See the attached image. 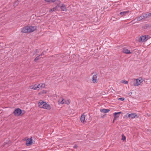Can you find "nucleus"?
<instances>
[{"label":"nucleus","instance_id":"nucleus-1","mask_svg":"<svg viewBox=\"0 0 151 151\" xmlns=\"http://www.w3.org/2000/svg\"><path fill=\"white\" fill-rule=\"evenodd\" d=\"M38 106L40 108L47 110H50L51 109V106L49 104L45 101H42V100H41L38 103Z\"/></svg>","mask_w":151,"mask_h":151},{"label":"nucleus","instance_id":"nucleus-2","mask_svg":"<svg viewBox=\"0 0 151 151\" xmlns=\"http://www.w3.org/2000/svg\"><path fill=\"white\" fill-rule=\"evenodd\" d=\"M142 81L141 78H139L134 81L133 85L135 86H138L140 85Z\"/></svg>","mask_w":151,"mask_h":151},{"label":"nucleus","instance_id":"nucleus-3","mask_svg":"<svg viewBox=\"0 0 151 151\" xmlns=\"http://www.w3.org/2000/svg\"><path fill=\"white\" fill-rule=\"evenodd\" d=\"M149 36L148 35L142 36L139 38V42H145L150 38H149Z\"/></svg>","mask_w":151,"mask_h":151},{"label":"nucleus","instance_id":"nucleus-4","mask_svg":"<svg viewBox=\"0 0 151 151\" xmlns=\"http://www.w3.org/2000/svg\"><path fill=\"white\" fill-rule=\"evenodd\" d=\"M13 114L15 116H21V109L19 108H17L15 109L13 112Z\"/></svg>","mask_w":151,"mask_h":151},{"label":"nucleus","instance_id":"nucleus-5","mask_svg":"<svg viewBox=\"0 0 151 151\" xmlns=\"http://www.w3.org/2000/svg\"><path fill=\"white\" fill-rule=\"evenodd\" d=\"M29 29V27L27 26L21 29V32L24 33H29L30 32Z\"/></svg>","mask_w":151,"mask_h":151},{"label":"nucleus","instance_id":"nucleus-6","mask_svg":"<svg viewBox=\"0 0 151 151\" xmlns=\"http://www.w3.org/2000/svg\"><path fill=\"white\" fill-rule=\"evenodd\" d=\"M31 137L30 138L27 139L25 145L27 146L31 145L33 143V140Z\"/></svg>","mask_w":151,"mask_h":151},{"label":"nucleus","instance_id":"nucleus-7","mask_svg":"<svg viewBox=\"0 0 151 151\" xmlns=\"http://www.w3.org/2000/svg\"><path fill=\"white\" fill-rule=\"evenodd\" d=\"M122 113V112L120 111L118 112H115L113 114L114 118L113 121V123H114L117 118L119 117V115Z\"/></svg>","mask_w":151,"mask_h":151},{"label":"nucleus","instance_id":"nucleus-8","mask_svg":"<svg viewBox=\"0 0 151 151\" xmlns=\"http://www.w3.org/2000/svg\"><path fill=\"white\" fill-rule=\"evenodd\" d=\"M139 116L136 113H132L131 114H129L128 115V117L131 119L134 118L135 117L138 118Z\"/></svg>","mask_w":151,"mask_h":151},{"label":"nucleus","instance_id":"nucleus-9","mask_svg":"<svg viewBox=\"0 0 151 151\" xmlns=\"http://www.w3.org/2000/svg\"><path fill=\"white\" fill-rule=\"evenodd\" d=\"M64 101V99L62 97L60 98V99L59 100L58 102L60 104H67V105H68L69 104V101H68V103H65V102H63Z\"/></svg>","mask_w":151,"mask_h":151},{"label":"nucleus","instance_id":"nucleus-10","mask_svg":"<svg viewBox=\"0 0 151 151\" xmlns=\"http://www.w3.org/2000/svg\"><path fill=\"white\" fill-rule=\"evenodd\" d=\"M122 52L123 53L128 54H131L132 53L131 52H130V51L129 50L126 48H123L122 50Z\"/></svg>","mask_w":151,"mask_h":151},{"label":"nucleus","instance_id":"nucleus-11","mask_svg":"<svg viewBox=\"0 0 151 151\" xmlns=\"http://www.w3.org/2000/svg\"><path fill=\"white\" fill-rule=\"evenodd\" d=\"M39 86H40V84H39L38 85H37L35 84L34 86L32 85L30 87V88L31 89H33L34 90H36L37 88H39Z\"/></svg>","mask_w":151,"mask_h":151},{"label":"nucleus","instance_id":"nucleus-12","mask_svg":"<svg viewBox=\"0 0 151 151\" xmlns=\"http://www.w3.org/2000/svg\"><path fill=\"white\" fill-rule=\"evenodd\" d=\"M60 8L62 11H67V9L65 5L64 4H63L62 5L60 6Z\"/></svg>","mask_w":151,"mask_h":151},{"label":"nucleus","instance_id":"nucleus-13","mask_svg":"<svg viewBox=\"0 0 151 151\" xmlns=\"http://www.w3.org/2000/svg\"><path fill=\"white\" fill-rule=\"evenodd\" d=\"M29 27L30 32H32L37 29V27L36 26H31Z\"/></svg>","mask_w":151,"mask_h":151},{"label":"nucleus","instance_id":"nucleus-14","mask_svg":"<svg viewBox=\"0 0 151 151\" xmlns=\"http://www.w3.org/2000/svg\"><path fill=\"white\" fill-rule=\"evenodd\" d=\"M97 75L96 74L94 75L92 77V81L93 83H95L96 82H97Z\"/></svg>","mask_w":151,"mask_h":151},{"label":"nucleus","instance_id":"nucleus-15","mask_svg":"<svg viewBox=\"0 0 151 151\" xmlns=\"http://www.w3.org/2000/svg\"><path fill=\"white\" fill-rule=\"evenodd\" d=\"M129 12V11L124 12H122L120 13V14L122 15V16H125Z\"/></svg>","mask_w":151,"mask_h":151},{"label":"nucleus","instance_id":"nucleus-16","mask_svg":"<svg viewBox=\"0 0 151 151\" xmlns=\"http://www.w3.org/2000/svg\"><path fill=\"white\" fill-rule=\"evenodd\" d=\"M85 119V116L83 114H82L81 117V121L82 123H83L85 122H86Z\"/></svg>","mask_w":151,"mask_h":151},{"label":"nucleus","instance_id":"nucleus-17","mask_svg":"<svg viewBox=\"0 0 151 151\" xmlns=\"http://www.w3.org/2000/svg\"><path fill=\"white\" fill-rule=\"evenodd\" d=\"M100 110L101 112L105 113L108 112H109V111H110V110L109 109H100Z\"/></svg>","mask_w":151,"mask_h":151},{"label":"nucleus","instance_id":"nucleus-18","mask_svg":"<svg viewBox=\"0 0 151 151\" xmlns=\"http://www.w3.org/2000/svg\"><path fill=\"white\" fill-rule=\"evenodd\" d=\"M136 18L137 21H140L143 19L144 20V17L143 15L140 17H137Z\"/></svg>","mask_w":151,"mask_h":151},{"label":"nucleus","instance_id":"nucleus-19","mask_svg":"<svg viewBox=\"0 0 151 151\" xmlns=\"http://www.w3.org/2000/svg\"><path fill=\"white\" fill-rule=\"evenodd\" d=\"M57 7H54L53 8L51 9L49 11L50 13L52 12H53L55 11L56 10H58Z\"/></svg>","mask_w":151,"mask_h":151},{"label":"nucleus","instance_id":"nucleus-20","mask_svg":"<svg viewBox=\"0 0 151 151\" xmlns=\"http://www.w3.org/2000/svg\"><path fill=\"white\" fill-rule=\"evenodd\" d=\"M19 3V0H17L14 3L13 6L14 7L17 6L18 5Z\"/></svg>","mask_w":151,"mask_h":151},{"label":"nucleus","instance_id":"nucleus-21","mask_svg":"<svg viewBox=\"0 0 151 151\" xmlns=\"http://www.w3.org/2000/svg\"><path fill=\"white\" fill-rule=\"evenodd\" d=\"M150 25L149 24H147L145 25L142 26V28L144 29H146L148 27H150Z\"/></svg>","mask_w":151,"mask_h":151},{"label":"nucleus","instance_id":"nucleus-22","mask_svg":"<svg viewBox=\"0 0 151 151\" xmlns=\"http://www.w3.org/2000/svg\"><path fill=\"white\" fill-rule=\"evenodd\" d=\"M56 0H45V1L47 2H55Z\"/></svg>","mask_w":151,"mask_h":151},{"label":"nucleus","instance_id":"nucleus-23","mask_svg":"<svg viewBox=\"0 0 151 151\" xmlns=\"http://www.w3.org/2000/svg\"><path fill=\"white\" fill-rule=\"evenodd\" d=\"M122 140L123 141H125L126 139V137L123 134H122Z\"/></svg>","mask_w":151,"mask_h":151},{"label":"nucleus","instance_id":"nucleus-24","mask_svg":"<svg viewBox=\"0 0 151 151\" xmlns=\"http://www.w3.org/2000/svg\"><path fill=\"white\" fill-rule=\"evenodd\" d=\"M21 116H22L24 115L26 113V111L23 110H22L21 109Z\"/></svg>","mask_w":151,"mask_h":151},{"label":"nucleus","instance_id":"nucleus-25","mask_svg":"<svg viewBox=\"0 0 151 151\" xmlns=\"http://www.w3.org/2000/svg\"><path fill=\"white\" fill-rule=\"evenodd\" d=\"M143 15L144 17V20H145L147 18H149V16H148V13L145 14H144Z\"/></svg>","mask_w":151,"mask_h":151},{"label":"nucleus","instance_id":"nucleus-26","mask_svg":"<svg viewBox=\"0 0 151 151\" xmlns=\"http://www.w3.org/2000/svg\"><path fill=\"white\" fill-rule=\"evenodd\" d=\"M55 2L56 4H60L61 3V2L59 0H56Z\"/></svg>","mask_w":151,"mask_h":151},{"label":"nucleus","instance_id":"nucleus-27","mask_svg":"<svg viewBox=\"0 0 151 151\" xmlns=\"http://www.w3.org/2000/svg\"><path fill=\"white\" fill-rule=\"evenodd\" d=\"M41 55H39V56H37L36 58H35L34 59V61L35 62H37V61L39 59V56H40Z\"/></svg>","mask_w":151,"mask_h":151},{"label":"nucleus","instance_id":"nucleus-28","mask_svg":"<svg viewBox=\"0 0 151 151\" xmlns=\"http://www.w3.org/2000/svg\"><path fill=\"white\" fill-rule=\"evenodd\" d=\"M125 99L124 97H121L118 99V100L122 101H123Z\"/></svg>","mask_w":151,"mask_h":151},{"label":"nucleus","instance_id":"nucleus-29","mask_svg":"<svg viewBox=\"0 0 151 151\" xmlns=\"http://www.w3.org/2000/svg\"><path fill=\"white\" fill-rule=\"evenodd\" d=\"M122 81H123V83L125 84H127L128 83V81H126L125 80H123Z\"/></svg>","mask_w":151,"mask_h":151},{"label":"nucleus","instance_id":"nucleus-30","mask_svg":"<svg viewBox=\"0 0 151 151\" xmlns=\"http://www.w3.org/2000/svg\"><path fill=\"white\" fill-rule=\"evenodd\" d=\"M47 91L45 90H43L41 92V94H43L45 93H46Z\"/></svg>","mask_w":151,"mask_h":151},{"label":"nucleus","instance_id":"nucleus-31","mask_svg":"<svg viewBox=\"0 0 151 151\" xmlns=\"http://www.w3.org/2000/svg\"><path fill=\"white\" fill-rule=\"evenodd\" d=\"M45 86V84H42L41 85L40 87L41 88H44Z\"/></svg>","mask_w":151,"mask_h":151},{"label":"nucleus","instance_id":"nucleus-32","mask_svg":"<svg viewBox=\"0 0 151 151\" xmlns=\"http://www.w3.org/2000/svg\"><path fill=\"white\" fill-rule=\"evenodd\" d=\"M37 51H38L37 50H35L34 53V55H36V54L37 53Z\"/></svg>","mask_w":151,"mask_h":151},{"label":"nucleus","instance_id":"nucleus-33","mask_svg":"<svg viewBox=\"0 0 151 151\" xmlns=\"http://www.w3.org/2000/svg\"><path fill=\"white\" fill-rule=\"evenodd\" d=\"M78 147V146L77 145H75L73 147L74 148L77 149Z\"/></svg>","mask_w":151,"mask_h":151},{"label":"nucleus","instance_id":"nucleus-34","mask_svg":"<svg viewBox=\"0 0 151 151\" xmlns=\"http://www.w3.org/2000/svg\"><path fill=\"white\" fill-rule=\"evenodd\" d=\"M46 52V51H43L42 53V54L40 55H45V53Z\"/></svg>","mask_w":151,"mask_h":151},{"label":"nucleus","instance_id":"nucleus-35","mask_svg":"<svg viewBox=\"0 0 151 151\" xmlns=\"http://www.w3.org/2000/svg\"><path fill=\"white\" fill-rule=\"evenodd\" d=\"M106 114H104L103 116H101V117L103 118H104L106 116Z\"/></svg>","mask_w":151,"mask_h":151},{"label":"nucleus","instance_id":"nucleus-36","mask_svg":"<svg viewBox=\"0 0 151 151\" xmlns=\"http://www.w3.org/2000/svg\"><path fill=\"white\" fill-rule=\"evenodd\" d=\"M128 114H127L126 115H125L124 116V118H125V117H128Z\"/></svg>","mask_w":151,"mask_h":151},{"label":"nucleus","instance_id":"nucleus-37","mask_svg":"<svg viewBox=\"0 0 151 151\" xmlns=\"http://www.w3.org/2000/svg\"><path fill=\"white\" fill-rule=\"evenodd\" d=\"M56 6L55 7H57V9H58V8L59 7H60V4H56Z\"/></svg>","mask_w":151,"mask_h":151},{"label":"nucleus","instance_id":"nucleus-38","mask_svg":"<svg viewBox=\"0 0 151 151\" xmlns=\"http://www.w3.org/2000/svg\"><path fill=\"white\" fill-rule=\"evenodd\" d=\"M148 16H149V17H151V12L149 13H148Z\"/></svg>","mask_w":151,"mask_h":151},{"label":"nucleus","instance_id":"nucleus-39","mask_svg":"<svg viewBox=\"0 0 151 151\" xmlns=\"http://www.w3.org/2000/svg\"><path fill=\"white\" fill-rule=\"evenodd\" d=\"M68 101H66V100H64V101H63V102H65V103H68Z\"/></svg>","mask_w":151,"mask_h":151},{"label":"nucleus","instance_id":"nucleus-40","mask_svg":"<svg viewBox=\"0 0 151 151\" xmlns=\"http://www.w3.org/2000/svg\"><path fill=\"white\" fill-rule=\"evenodd\" d=\"M38 94H39V95H40V94H41V92L39 93H38Z\"/></svg>","mask_w":151,"mask_h":151},{"label":"nucleus","instance_id":"nucleus-41","mask_svg":"<svg viewBox=\"0 0 151 151\" xmlns=\"http://www.w3.org/2000/svg\"><path fill=\"white\" fill-rule=\"evenodd\" d=\"M41 85H40V86H39V88H40V86H41Z\"/></svg>","mask_w":151,"mask_h":151}]
</instances>
